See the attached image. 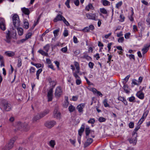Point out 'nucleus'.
<instances>
[{
	"mask_svg": "<svg viewBox=\"0 0 150 150\" xmlns=\"http://www.w3.org/2000/svg\"><path fill=\"white\" fill-rule=\"evenodd\" d=\"M149 113L148 110H146L144 111L141 118L139 120L137 126L135 128L134 131L137 132L140 128V125H141L145 120Z\"/></svg>",
	"mask_w": 150,
	"mask_h": 150,
	"instance_id": "1",
	"label": "nucleus"
},
{
	"mask_svg": "<svg viewBox=\"0 0 150 150\" xmlns=\"http://www.w3.org/2000/svg\"><path fill=\"white\" fill-rule=\"evenodd\" d=\"M12 21L13 25L15 28L19 26L20 25L19 17L17 14L12 15Z\"/></svg>",
	"mask_w": 150,
	"mask_h": 150,
	"instance_id": "2",
	"label": "nucleus"
},
{
	"mask_svg": "<svg viewBox=\"0 0 150 150\" xmlns=\"http://www.w3.org/2000/svg\"><path fill=\"white\" fill-rule=\"evenodd\" d=\"M14 142L15 139L13 138L11 139L6 146L2 148V150H9L12 149L13 146Z\"/></svg>",
	"mask_w": 150,
	"mask_h": 150,
	"instance_id": "3",
	"label": "nucleus"
},
{
	"mask_svg": "<svg viewBox=\"0 0 150 150\" xmlns=\"http://www.w3.org/2000/svg\"><path fill=\"white\" fill-rule=\"evenodd\" d=\"M1 107L5 111H8L11 110L12 106L10 103L8 102H6L3 103Z\"/></svg>",
	"mask_w": 150,
	"mask_h": 150,
	"instance_id": "4",
	"label": "nucleus"
},
{
	"mask_svg": "<svg viewBox=\"0 0 150 150\" xmlns=\"http://www.w3.org/2000/svg\"><path fill=\"white\" fill-rule=\"evenodd\" d=\"M86 16L87 19H91L94 21H97V16L96 13H87L86 14Z\"/></svg>",
	"mask_w": 150,
	"mask_h": 150,
	"instance_id": "5",
	"label": "nucleus"
},
{
	"mask_svg": "<svg viewBox=\"0 0 150 150\" xmlns=\"http://www.w3.org/2000/svg\"><path fill=\"white\" fill-rule=\"evenodd\" d=\"M62 94V88L59 86L57 87L56 89L55 96L56 98L59 97Z\"/></svg>",
	"mask_w": 150,
	"mask_h": 150,
	"instance_id": "6",
	"label": "nucleus"
},
{
	"mask_svg": "<svg viewBox=\"0 0 150 150\" xmlns=\"http://www.w3.org/2000/svg\"><path fill=\"white\" fill-rule=\"evenodd\" d=\"M56 124V122L54 121H48L45 122V125L48 128H50L55 125Z\"/></svg>",
	"mask_w": 150,
	"mask_h": 150,
	"instance_id": "7",
	"label": "nucleus"
},
{
	"mask_svg": "<svg viewBox=\"0 0 150 150\" xmlns=\"http://www.w3.org/2000/svg\"><path fill=\"white\" fill-rule=\"evenodd\" d=\"M53 116L54 118L57 119L61 118V114L57 108L55 109L53 112Z\"/></svg>",
	"mask_w": 150,
	"mask_h": 150,
	"instance_id": "8",
	"label": "nucleus"
},
{
	"mask_svg": "<svg viewBox=\"0 0 150 150\" xmlns=\"http://www.w3.org/2000/svg\"><path fill=\"white\" fill-rule=\"evenodd\" d=\"M85 103H82L79 104L77 105L76 109L81 114L83 113V109L85 107Z\"/></svg>",
	"mask_w": 150,
	"mask_h": 150,
	"instance_id": "9",
	"label": "nucleus"
},
{
	"mask_svg": "<svg viewBox=\"0 0 150 150\" xmlns=\"http://www.w3.org/2000/svg\"><path fill=\"white\" fill-rule=\"evenodd\" d=\"M6 39L5 40L8 43H9L11 42V36L10 35V31L8 30L6 32Z\"/></svg>",
	"mask_w": 150,
	"mask_h": 150,
	"instance_id": "10",
	"label": "nucleus"
},
{
	"mask_svg": "<svg viewBox=\"0 0 150 150\" xmlns=\"http://www.w3.org/2000/svg\"><path fill=\"white\" fill-rule=\"evenodd\" d=\"M53 88H50L48 92L47 97L48 101H50L52 100L53 97Z\"/></svg>",
	"mask_w": 150,
	"mask_h": 150,
	"instance_id": "11",
	"label": "nucleus"
},
{
	"mask_svg": "<svg viewBox=\"0 0 150 150\" xmlns=\"http://www.w3.org/2000/svg\"><path fill=\"white\" fill-rule=\"evenodd\" d=\"M0 28L3 30H5L6 29L5 20L3 18L0 19Z\"/></svg>",
	"mask_w": 150,
	"mask_h": 150,
	"instance_id": "12",
	"label": "nucleus"
},
{
	"mask_svg": "<svg viewBox=\"0 0 150 150\" xmlns=\"http://www.w3.org/2000/svg\"><path fill=\"white\" fill-rule=\"evenodd\" d=\"M136 96L141 99H143L144 98V94L141 91H138Z\"/></svg>",
	"mask_w": 150,
	"mask_h": 150,
	"instance_id": "13",
	"label": "nucleus"
},
{
	"mask_svg": "<svg viewBox=\"0 0 150 150\" xmlns=\"http://www.w3.org/2000/svg\"><path fill=\"white\" fill-rule=\"evenodd\" d=\"M64 17L60 14H58L54 20V22H57L58 21H63Z\"/></svg>",
	"mask_w": 150,
	"mask_h": 150,
	"instance_id": "14",
	"label": "nucleus"
},
{
	"mask_svg": "<svg viewBox=\"0 0 150 150\" xmlns=\"http://www.w3.org/2000/svg\"><path fill=\"white\" fill-rule=\"evenodd\" d=\"M74 65L76 67V73L75 75H76L77 74H79V63L76 62H74Z\"/></svg>",
	"mask_w": 150,
	"mask_h": 150,
	"instance_id": "15",
	"label": "nucleus"
},
{
	"mask_svg": "<svg viewBox=\"0 0 150 150\" xmlns=\"http://www.w3.org/2000/svg\"><path fill=\"white\" fill-rule=\"evenodd\" d=\"M21 10L23 13L25 15H28L30 13V11L28 8L25 7L21 8Z\"/></svg>",
	"mask_w": 150,
	"mask_h": 150,
	"instance_id": "16",
	"label": "nucleus"
},
{
	"mask_svg": "<svg viewBox=\"0 0 150 150\" xmlns=\"http://www.w3.org/2000/svg\"><path fill=\"white\" fill-rule=\"evenodd\" d=\"M48 81L50 83L51 87H52L53 88L56 84V83L54 81H53L51 78H49L48 79Z\"/></svg>",
	"mask_w": 150,
	"mask_h": 150,
	"instance_id": "17",
	"label": "nucleus"
},
{
	"mask_svg": "<svg viewBox=\"0 0 150 150\" xmlns=\"http://www.w3.org/2000/svg\"><path fill=\"white\" fill-rule=\"evenodd\" d=\"M93 140L91 138L88 139L86 142L85 143L84 146L85 147H87L90 144L93 142Z\"/></svg>",
	"mask_w": 150,
	"mask_h": 150,
	"instance_id": "18",
	"label": "nucleus"
},
{
	"mask_svg": "<svg viewBox=\"0 0 150 150\" xmlns=\"http://www.w3.org/2000/svg\"><path fill=\"white\" fill-rule=\"evenodd\" d=\"M94 8L93 6L91 3L88 4L85 7V10L87 11H89L90 10H93Z\"/></svg>",
	"mask_w": 150,
	"mask_h": 150,
	"instance_id": "19",
	"label": "nucleus"
},
{
	"mask_svg": "<svg viewBox=\"0 0 150 150\" xmlns=\"http://www.w3.org/2000/svg\"><path fill=\"white\" fill-rule=\"evenodd\" d=\"M40 114H38L34 117L33 119V122H35L37 120L42 118Z\"/></svg>",
	"mask_w": 150,
	"mask_h": 150,
	"instance_id": "20",
	"label": "nucleus"
},
{
	"mask_svg": "<svg viewBox=\"0 0 150 150\" xmlns=\"http://www.w3.org/2000/svg\"><path fill=\"white\" fill-rule=\"evenodd\" d=\"M137 138H132L129 139V142L130 143L134 145H135L137 143Z\"/></svg>",
	"mask_w": 150,
	"mask_h": 150,
	"instance_id": "21",
	"label": "nucleus"
},
{
	"mask_svg": "<svg viewBox=\"0 0 150 150\" xmlns=\"http://www.w3.org/2000/svg\"><path fill=\"white\" fill-rule=\"evenodd\" d=\"M75 77L76 79V83L77 85H79L81 83V81L80 79L78 76H74Z\"/></svg>",
	"mask_w": 150,
	"mask_h": 150,
	"instance_id": "22",
	"label": "nucleus"
},
{
	"mask_svg": "<svg viewBox=\"0 0 150 150\" xmlns=\"http://www.w3.org/2000/svg\"><path fill=\"white\" fill-rule=\"evenodd\" d=\"M55 144L56 143L55 140H50L48 143L49 145L52 148L54 147Z\"/></svg>",
	"mask_w": 150,
	"mask_h": 150,
	"instance_id": "23",
	"label": "nucleus"
},
{
	"mask_svg": "<svg viewBox=\"0 0 150 150\" xmlns=\"http://www.w3.org/2000/svg\"><path fill=\"white\" fill-rule=\"evenodd\" d=\"M18 31V33L19 35L21 36L23 34V30L21 28L17 27L16 28Z\"/></svg>",
	"mask_w": 150,
	"mask_h": 150,
	"instance_id": "24",
	"label": "nucleus"
},
{
	"mask_svg": "<svg viewBox=\"0 0 150 150\" xmlns=\"http://www.w3.org/2000/svg\"><path fill=\"white\" fill-rule=\"evenodd\" d=\"M123 88L126 93H129V89L127 85L124 84L123 86Z\"/></svg>",
	"mask_w": 150,
	"mask_h": 150,
	"instance_id": "25",
	"label": "nucleus"
},
{
	"mask_svg": "<svg viewBox=\"0 0 150 150\" xmlns=\"http://www.w3.org/2000/svg\"><path fill=\"white\" fill-rule=\"evenodd\" d=\"M5 54L9 57H12L15 55L14 52L11 51H6L5 52Z\"/></svg>",
	"mask_w": 150,
	"mask_h": 150,
	"instance_id": "26",
	"label": "nucleus"
},
{
	"mask_svg": "<svg viewBox=\"0 0 150 150\" xmlns=\"http://www.w3.org/2000/svg\"><path fill=\"white\" fill-rule=\"evenodd\" d=\"M49 112V110L48 109H46L43 112L40 113V114L41 115L42 117L48 114Z\"/></svg>",
	"mask_w": 150,
	"mask_h": 150,
	"instance_id": "27",
	"label": "nucleus"
},
{
	"mask_svg": "<svg viewBox=\"0 0 150 150\" xmlns=\"http://www.w3.org/2000/svg\"><path fill=\"white\" fill-rule=\"evenodd\" d=\"M59 28H58L54 30L53 31V33L54 34V36L55 38H56L59 35Z\"/></svg>",
	"mask_w": 150,
	"mask_h": 150,
	"instance_id": "28",
	"label": "nucleus"
},
{
	"mask_svg": "<svg viewBox=\"0 0 150 150\" xmlns=\"http://www.w3.org/2000/svg\"><path fill=\"white\" fill-rule=\"evenodd\" d=\"M102 2L104 6H109L110 5V2L106 0H102Z\"/></svg>",
	"mask_w": 150,
	"mask_h": 150,
	"instance_id": "29",
	"label": "nucleus"
},
{
	"mask_svg": "<svg viewBox=\"0 0 150 150\" xmlns=\"http://www.w3.org/2000/svg\"><path fill=\"white\" fill-rule=\"evenodd\" d=\"M38 52L40 54H41L42 55H44L45 56H47L48 54V53L47 52H45L42 50H39L38 51Z\"/></svg>",
	"mask_w": 150,
	"mask_h": 150,
	"instance_id": "30",
	"label": "nucleus"
},
{
	"mask_svg": "<svg viewBox=\"0 0 150 150\" xmlns=\"http://www.w3.org/2000/svg\"><path fill=\"white\" fill-rule=\"evenodd\" d=\"M149 46L148 47H145L142 49V54H145L147 52L149 49Z\"/></svg>",
	"mask_w": 150,
	"mask_h": 150,
	"instance_id": "31",
	"label": "nucleus"
},
{
	"mask_svg": "<svg viewBox=\"0 0 150 150\" xmlns=\"http://www.w3.org/2000/svg\"><path fill=\"white\" fill-rule=\"evenodd\" d=\"M23 27L25 29H28L29 27V24L28 21H24V22Z\"/></svg>",
	"mask_w": 150,
	"mask_h": 150,
	"instance_id": "32",
	"label": "nucleus"
},
{
	"mask_svg": "<svg viewBox=\"0 0 150 150\" xmlns=\"http://www.w3.org/2000/svg\"><path fill=\"white\" fill-rule=\"evenodd\" d=\"M68 109L70 112H74L75 110V107L72 105H71L69 106Z\"/></svg>",
	"mask_w": 150,
	"mask_h": 150,
	"instance_id": "33",
	"label": "nucleus"
},
{
	"mask_svg": "<svg viewBox=\"0 0 150 150\" xmlns=\"http://www.w3.org/2000/svg\"><path fill=\"white\" fill-rule=\"evenodd\" d=\"M32 35V33L28 32L25 35V38L27 40L28 39L31 38Z\"/></svg>",
	"mask_w": 150,
	"mask_h": 150,
	"instance_id": "34",
	"label": "nucleus"
},
{
	"mask_svg": "<svg viewBox=\"0 0 150 150\" xmlns=\"http://www.w3.org/2000/svg\"><path fill=\"white\" fill-rule=\"evenodd\" d=\"M107 55L108 56V61H107V63H108L109 65H110V63L111 61H113L112 60H111V59L112 57V56L111 55H109V54H108Z\"/></svg>",
	"mask_w": 150,
	"mask_h": 150,
	"instance_id": "35",
	"label": "nucleus"
},
{
	"mask_svg": "<svg viewBox=\"0 0 150 150\" xmlns=\"http://www.w3.org/2000/svg\"><path fill=\"white\" fill-rule=\"evenodd\" d=\"M84 127H81L80 129L79 130L78 133L79 134L80 137L82 135V133L84 131Z\"/></svg>",
	"mask_w": 150,
	"mask_h": 150,
	"instance_id": "36",
	"label": "nucleus"
},
{
	"mask_svg": "<svg viewBox=\"0 0 150 150\" xmlns=\"http://www.w3.org/2000/svg\"><path fill=\"white\" fill-rule=\"evenodd\" d=\"M50 45L49 44H47L43 48L44 50L47 52L50 49Z\"/></svg>",
	"mask_w": 150,
	"mask_h": 150,
	"instance_id": "37",
	"label": "nucleus"
},
{
	"mask_svg": "<svg viewBox=\"0 0 150 150\" xmlns=\"http://www.w3.org/2000/svg\"><path fill=\"white\" fill-rule=\"evenodd\" d=\"M100 12L104 14H107V11L104 8H100Z\"/></svg>",
	"mask_w": 150,
	"mask_h": 150,
	"instance_id": "38",
	"label": "nucleus"
},
{
	"mask_svg": "<svg viewBox=\"0 0 150 150\" xmlns=\"http://www.w3.org/2000/svg\"><path fill=\"white\" fill-rule=\"evenodd\" d=\"M103 103L105 107H108L109 106V104L108 103V101L106 99H105L104 100Z\"/></svg>",
	"mask_w": 150,
	"mask_h": 150,
	"instance_id": "39",
	"label": "nucleus"
},
{
	"mask_svg": "<svg viewBox=\"0 0 150 150\" xmlns=\"http://www.w3.org/2000/svg\"><path fill=\"white\" fill-rule=\"evenodd\" d=\"M72 2H73L76 6L79 5V0H70Z\"/></svg>",
	"mask_w": 150,
	"mask_h": 150,
	"instance_id": "40",
	"label": "nucleus"
},
{
	"mask_svg": "<svg viewBox=\"0 0 150 150\" xmlns=\"http://www.w3.org/2000/svg\"><path fill=\"white\" fill-rule=\"evenodd\" d=\"M86 135L88 136L90 132V130L89 127H86L85 129Z\"/></svg>",
	"mask_w": 150,
	"mask_h": 150,
	"instance_id": "41",
	"label": "nucleus"
},
{
	"mask_svg": "<svg viewBox=\"0 0 150 150\" xmlns=\"http://www.w3.org/2000/svg\"><path fill=\"white\" fill-rule=\"evenodd\" d=\"M122 1H120L117 3L116 5V7L118 9L122 5Z\"/></svg>",
	"mask_w": 150,
	"mask_h": 150,
	"instance_id": "42",
	"label": "nucleus"
},
{
	"mask_svg": "<svg viewBox=\"0 0 150 150\" xmlns=\"http://www.w3.org/2000/svg\"><path fill=\"white\" fill-rule=\"evenodd\" d=\"M88 122L89 123H91V124H93L95 122V120L93 118H91L88 121Z\"/></svg>",
	"mask_w": 150,
	"mask_h": 150,
	"instance_id": "43",
	"label": "nucleus"
},
{
	"mask_svg": "<svg viewBox=\"0 0 150 150\" xmlns=\"http://www.w3.org/2000/svg\"><path fill=\"white\" fill-rule=\"evenodd\" d=\"M22 65V61L21 59L19 58L18 59V63L17 66L18 67H20Z\"/></svg>",
	"mask_w": 150,
	"mask_h": 150,
	"instance_id": "44",
	"label": "nucleus"
},
{
	"mask_svg": "<svg viewBox=\"0 0 150 150\" xmlns=\"http://www.w3.org/2000/svg\"><path fill=\"white\" fill-rule=\"evenodd\" d=\"M129 77V76H127L125 79H124L123 81V83L124 84H125L126 83V82L128 80Z\"/></svg>",
	"mask_w": 150,
	"mask_h": 150,
	"instance_id": "45",
	"label": "nucleus"
},
{
	"mask_svg": "<svg viewBox=\"0 0 150 150\" xmlns=\"http://www.w3.org/2000/svg\"><path fill=\"white\" fill-rule=\"evenodd\" d=\"M130 102H134L135 98L133 96H131L128 98Z\"/></svg>",
	"mask_w": 150,
	"mask_h": 150,
	"instance_id": "46",
	"label": "nucleus"
},
{
	"mask_svg": "<svg viewBox=\"0 0 150 150\" xmlns=\"http://www.w3.org/2000/svg\"><path fill=\"white\" fill-rule=\"evenodd\" d=\"M70 1V0H67L66 1L65 3V5L67 6V8H69L70 7L69 5V2Z\"/></svg>",
	"mask_w": 150,
	"mask_h": 150,
	"instance_id": "47",
	"label": "nucleus"
},
{
	"mask_svg": "<svg viewBox=\"0 0 150 150\" xmlns=\"http://www.w3.org/2000/svg\"><path fill=\"white\" fill-rule=\"evenodd\" d=\"M98 120L100 122H104L106 120V119L103 117H100Z\"/></svg>",
	"mask_w": 150,
	"mask_h": 150,
	"instance_id": "48",
	"label": "nucleus"
},
{
	"mask_svg": "<svg viewBox=\"0 0 150 150\" xmlns=\"http://www.w3.org/2000/svg\"><path fill=\"white\" fill-rule=\"evenodd\" d=\"M113 44L112 42L109 43L108 44L107 47L108 48V51L109 52H110L111 49V46Z\"/></svg>",
	"mask_w": 150,
	"mask_h": 150,
	"instance_id": "49",
	"label": "nucleus"
},
{
	"mask_svg": "<svg viewBox=\"0 0 150 150\" xmlns=\"http://www.w3.org/2000/svg\"><path fill=\"white\" fill-rule=\"evenodd\" d=\"M124 40V38L123 37L120 38L118 39V42L119 43H122Z\"/></svg>",
	"mask_w": 150,
	"mask_h": 150,
	"instance_id": "50",
	"label": "nucleus"
},
{
	"mask_svg": "<svg viewBox=\"0 0 150 150\" xmlns=\"http://www.w3.org/2000/svg\"><path fill=\"white\" fill-rule=\"evenodd\" d=\"M130 34V33H125V38L126 39H129V38Z\"/></svg>",
	"mask_w": 150,
	"mask_h": 150,
	"instance_id": "51",
	"label": "nucleus"
},
{
	"mask_svg": "<svg viewBox=\"0 0 150 150\" xmlns=\"http://www.w3.org/2000/svg\"><path fill=\"white\" fill-rule=\"evenodd\" d=\"M67 26H69L70 24L64 18L63 20L62 21Z\"/></svg>",
	"mask_w": 150,
	"mask_h": 150,
	"instance_id": "52",
	"label": "nucleus"
},
{
	"mask_svg": "<svg viewBox=\"0 0 150 150\" xmlns=\"http://www.w3.org/2000/svg\"><path fill=\"white\" fill-rule=\"evenodd\" d=\"M22 124L21 123H18L17 124L16 127L18 128V129H20L22 127Z\"/></svg>",
	"mask_w": 150,
	"mask_h": 150,
	"instance_id": "53",
	"label": "nucleus"
},
{
	"mask_svg": "<svg viewBox=\"0 0 150 150\" xmlns=\"http://www.w3.org/2000/svg\"><path fill=\"white\" fill-rule=\"evenodd\" d=\"M89 30L88 27H86L82 29V31L84 32H88Z\"/></svg>",
	"mask_w": 150,
	"mask_h": 150,
	"instance_id": "54",
	"label": "nucleus"
},
{
	"mask_svg": "<svg viewBox=\"0 0 150 150\" xmlns=\"http://www.w3.org/2000/svg\"><path fill=\"white\" fill-rule=\"evenodd\" d=\"M67 47H63L62 48L61 50L64 53H65L67 52Z\"/></svg>",
	"mask_w": 150,
	"mask_h": 150,
	"instance_id": "55",
	"label": "nucleus"
},
{
	"mask_svg": "<svg viewBox=\"0 0 150 150\" xmlns=\"http://www.w3.org/2000/svg\"><path fill=\"white\" fill-rule=\"evenodd\" d=\"M133 31L134 32L137 31L138 30L137 26L135 25H134L133 26Z\"/></svg>",
	"mask_w": 150,
	"mask_h": 150,
	"instance_id": "56",
	"label": "nucleus"
},
{
	"mask_svg": "<svg viewBox=\"0 0 150 150\" xmlns=\"http://www.w3.org/2000/svg\"><path fill=\"white\" fill-rule=\"evenodd\" d=\"M88 65L89 67L90 68L92 69L93 67V66L94 65V64L93 63L91 62H90L89 63Z\"/></svg>",
	"mask_w": 150,
	"mask_h": 150,
	"instance_id": "57",
	"label": "nucleus"
},
{
	"mask_svg": "<svg viewBox=\"0 0 150 150\" xmlns=\"http://www.w3.org/2000/svg\"><path fill=\"white\" fill-rule=\"evenodd\" d=\"M120 21L121 22H123L125 20V17L122 14H120Z\"/></svg>",
	"mask_w": 150,
	"mask_h": 150,
	"instance_id": "58",
	"label": "nucleus"
},
{
	"mask_svg": "<svg viewBox=\"0 0 150 150\" xmlns=\"http://www.w3.org/2000/svg\"><path fill=\"white\" fill-rule=\"evenodd\" d=\"M63 35L64 37H67L68 35V30H64L63 33Z\"/></svg>",
	"mask_w": 150,
	"mask_h": 150,
	"instance_id": "59",
	"label": "nucleus"
},
{
	"mask_svg": "<svg viewBox=\"0 0 150 150\" xmlns=\"http://www.w3.org/2000/svg\"><path fill=\"white\" fill-rule=\"evenodd\" d=\"M81 57L83 58H85L88 60L91 58V57L90 56L86 55H84L83 56Z\"/></svg>",
	"mask_w": 150,
	"mask_h": 150,
	"instance_id": "60",
	"label": "nucleus"
},
{
	"mask_svg": "<svg viewBox=\"0 0 150 150\" xmlns=\"http://www.w3.org/2000/svg\"><path fill=\"white\" fill-rule=\"evenodd\" d=\"M70 143L72 144H73L74 146H75V144L76 143V140H72L71 139H70L69 140Z\"/></svg>",
	"mask_w": 150,
	"mask_h": 150,
	"instance_id": "61",
	"label": "nucleus"
},
{
	"mask_svg": "<svg viewBox=\"0 0 150 150\" xmlns=\"http://www.w3.org/2000/svg\"><path fill=\"white\" fill-rule=\"evenodd\" d=\"M10 66H11V69L10 70H9V74H12V72H13V71L14 70V69H13V67L12 66V65H11Z\"/></svg>",
	"mask_w": 150,
	"mask_h": 150,
	"instance_id": "62",
	"label": "nucleus"
},
{
	"mask_svg": "<svg viewBox=\"0 0 150 150\" xmlns=\"http://www.w3.org/2000/svg\"><path fill=\"white\" fill-rule=\"evenodd\" d=\"M94 57L96 58L97 60H98L100 58L99 54L98 53H97L94 56Z\"/></svg>",
	"mask_w": 150,
	"mask_h": 150,
	"instance_id": "63",
	"label": "nucleus"
},
{
	"mask_svg": "<svg viewBox=\"0 0 150 150\" xmlns=\"http://www.w3.org/2000/svg\"><path fill=\"white\" fill-rule=\"evenodd\" d=\"M134 123L133 122H130L129 125V128H133L134 126Z\"/></svg>",
	"mask_w": 150,
	"mask_h": 150,
	"instance_id": "64",
	"label": "nucleus"
}]
</instances>
